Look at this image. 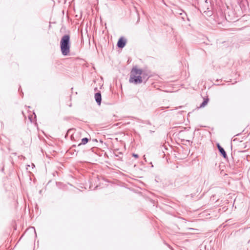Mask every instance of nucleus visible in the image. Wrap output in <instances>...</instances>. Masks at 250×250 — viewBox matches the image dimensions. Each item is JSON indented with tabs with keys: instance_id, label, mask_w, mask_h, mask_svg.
Here are the masks:
<instances>
[{
	"instance_id": "obj_3",
	"label": "nucleus",
	"mask_w": 250,
	"mask_h": 250,
	"mask_svg": "<svg viewBox=\"0 0 250 250\" xmlns=\"http://www.w3.org/2000/svg\"><path fill=\"white\" fill-rule=\"evenodd\" d=\"M125 43L126 41L123 39V38H121L118 42L117 46L118 47L122 48L125 46Z\"/></svg>"
},
{
	"instance_id": "obj_5",
	"label": "nucleus",
	"mask_w": 250,
	"mask_h": 250,
	"mask_svg": "<svg viewBox=\"0 0 250 250\" xmlns=\"http://www.w3.org/2000/svg\"><path fill=\"white\" fill-rule=\"evenodd\" d=\"M217 147L219 152L222 155L223 157L226 158L227 155L224 148L222 147L219 144L217 145Z\"/></svg>"
},
{
	"instance_id": "obj_6",
	"label": "nucleus",
	"mask_w": 250,
	"mask_h": 250,
	"mask_svg": "<svg viewBox=\"0 0 250 250\" xmlns=\"http://www.w3.org/2000/svg\"><path fill=\"white\" fill-rule=\"evenodd\" d=\"M88 141V139L87 138H84L82 139L81 143L79 145V146L81 145H85Z\"/></svg>"
},
{
	"instance_id": "obj_2",
	"label": "nucleus",
	"mask_w": 250,
	"mask_h": 250,
	"mask_svg": "<svg viewBox=\"0 0 250 250\" xmlns=\"http://www.w3.org/2000/svg\"><path fill=\"white\" fill-rule=\"evenodd\" d=\"M61 50L64 56L68 55L70 52V36L65 35L62 36L60 42Z\"/></svg>"
},
{
	"instance_id": "obj_1",
	"label": "nucleus",
	"mask_w": 250,
	"mask_h": 250,
	"mask_svg": "<svg viewBox=\"0 0 250 250\" xmlns=\"http://www.w3.org/2000/svg\"><path fill=\"white\" fill-rule=\"evenodd\" d=\"M147 75L141 69L133 67L130 73L129 82L135 84L141 83L143 79L147 80Z\"/></svg>"
},
{
	"instance_id": "obj_8",
	"label": "nucleus",
	"mask_w": 250,
	"mask_h": 250,
	"mask_svg": "<svg viewBox=\"0 0 250 250\" xmlns=\"http://www.w3.org/2000/svg\"><path fill=\"white\" fill-rule=\"evenodd\" d=\"M132 155H133V157H134L136 158H138V157H139L138 154H134V153H133L132 154Z\"/></svg>"
},
{
	"instance_id": "obj_7",
	"label": "nucleus",
	"mask_w": 250,
	"mask_h": 250,
	"mask_svg": "<svg viewBox=\"0 0 250 250\" xmlns=\"http://www.w3.org/2000/svg\"><path fill=\"white\" fill-rule=\"evenodd\" d=\"M208 101V99H204L203 102L200 104V107H204L207 104Z\"/></svg>"
},
{
	"instance_id": "obj_4",
	"label": "nucleus",
	"mask_w": 250,
	"mask_h": 250,
	"mask_svg": "<svg viewBox=\"0 0 250 250\" xmlns=\"http://www.w3.org/2000/svg\"><path fill=\"white\" fill-rule=\"evenodd\" d=\"M95 99L98 105H100L102 100V96L100 92H97L95 94Z\"/></svg>"
}]
</instances>
